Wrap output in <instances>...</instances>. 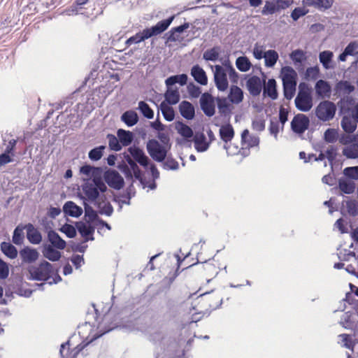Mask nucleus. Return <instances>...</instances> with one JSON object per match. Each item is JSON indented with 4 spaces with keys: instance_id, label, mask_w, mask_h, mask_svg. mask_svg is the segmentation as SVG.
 Listing matches in <instances>:
<instances>
[{
    "instance_id": "obj_1",
    "label": "nucleus",
    "mask_w": 358,
    "mask_h": 358,
    "mask_svg": "<svg viewBox=\"0 0 358 358\" xmlns=\"http://www.w3.org/2000/svg\"><path fill=\"white\" fill-rule=\"evenodd\" d=\"M111 317L109 314L105 315L101 322L97 326L99 333L93 336L92 338L85 345H78L73 349H70V342L67 341L61 345L60 355L62 358H76L79 352L90 342L99 338L104 334L111 331L115 327V324H113L111 321Z\"/></svg>"
},
{
    "instance_id": "obj_2",
    "label": "nucleus",
    "mask_w": 358,
    "mask_h": 358,
    "mask_svg": "<svg viewBox=\"0 0 358 358\" xmlns=\"http://www.w3.org/2000/svg\"><path fill=\"white\" fill-rule=\"evenodd\" d=\"M213 74L215 86L220 92H225L229 87L227 75L234 84H237L239 80V75L229 60H225L222 66L215 65Z\"/></svg>"
},
{
    "instance_id": "obj_3",
    "label": "nucleus",
    "mask_w": 358,
    "mask_h": 358,
    "mask_svg": "<svg viewBox=\"0 0 358 358\" xmlns=\"http://www.w3.org/2000/svg\"><path fill=\"white\" fill-rule=\"evenodd\" d=\"M174 17L175 16L172 15L166 20L158 22L155 26H152L150 28H146L142 31L136 33L126 41V45L129 46L133 43H138L153 36H157L163 33L169 28Z\"/></svg>"
},
{
    "instance_id": "obj_4",
    "label": "nucleus",
    "mask_w": 358,
    "mask_h": 358,
    "mask_svg": "<svg viewBox=\"0 0 358 358\" xmlns=\"http://www.w3.org/2000/svg\"><path fill=\"white\" fill-rule=\"evenodd\" d=\"M124 159L128 164H123L119 168L124 173L126 179L132 180L134 177L142 182L143 173L137 165V162L129 155H125Z\"/></svg>"
},
{
    "instance_id": "obj_5",
    "label": "nucleus",
    "mask_w": 358,
    "mask_h": 358,
    "mask_svg": "<svg viewBox=\"0 0 358 358\" xmlns=\"http://www.w3.org/2000/svg\"><path fill=\"white\" fill-rule=\"evenodd\" d=\"M80 173L88 178H92L93 182L98 186L101 193L107 190V187L101 178L102 169L90 165H84L80 168Z\"/></svg>"
},
{
    "instance_id": "obj_6",
    "label": "nucleus",
    "mask_w": 358,
    "mask_h": 358,
    "mask_svg": "<svg viewBox=\"0 0 358 358\" xmlns=\"http://www.w3.org/2000/svg\"><path fill=\"white\" fill-rule=\"evenodd\" d=\"M222 297L219 292H210L202 294L199 298V303L201 304L205 311H211L220 307Z\"/></svg>"
},
{
    "instance_id": "obj_7",
    "label": "nucleus",
    "mask_w": 358,
    "mask_h": 358,
    "mask_svg": "<svg viewBox=\"0 0 358 358\" xmlns=\"http://www.w3.org/2000/svg\"><path fill=\"white\" fill-rule=\"evenodd\" d=\"M336 106L330 101H321L315 108L316 117L322 122L332 120L336 114Z\"/></svg>"
},
{
    "instance_id": "obj_8",
    "label": "nucleus",
    "mask_w": 358,
    "mask_h": 358,
    "mask_svg": "<svg viewBox=\"0 0 358 358\" xmlns=\"http://www.w3.org/2000/svg\"><path fill=\"white\" fill-rule=\"evenodd\" d=\"M29 272L34 280H46L53 273L52 266L49 262L44 261L38 266H31Z\"/></svg>"
},
{
    "instance_id": "obj_9",
    "label": "nucleus",
    "mask_w": 358,
    "mask_h": 358,
    "mask_svg": "<svg viewBox=\"0 0 358 358\" xmlns=\"http://www.w3.org/2000/svg\"><path fill=\"white\" fill-rule=\"evenodd\" d=\"M146 148L148 152L154 160L159 162L165 160L167 155V150L157 140H149L147 143Z\"/></svg>"
},
{
    "instance_id": "obj_10",
    "label": "nucleus",
    "mask_w": 358,
    "mask_h": 358,
    "mask_svg": "<svg viewBox=\"0 0 358 358\" xmlns=\"http://www.w3.org/2000/svg\"><path fill=\"white\" fill-rule=\"evenodd\" d=\"M299 93L295 99L296 107L301 111H309L313 106V99L308 89L301 88L299 86Z\"/></svg>"
},
{
    "instance_id": "obj_11",
    "label": "nucleus",
    "mask_w": 358,
    "mask_h": 358,
    "mask_svg": "<svg viewBox=\"0 0 358 358\" xmlns=\"http://www.w3.org/2000/svg\"><path fill=\"white\" fill-rule=\"evenodd\" d=\"M292 3V1L289 0L266 1L262 13L263 15L273 14L281 10L286 9Z\"/></svg>"
},
{
    "instance_id": "obj_12",
    "label": "nucleus",
    "mask_w": 358,
    "mask_h": 358,
    "mask_svg": "<svg viewBox=\"0 0 358 358\" xmlns=\"http://www.w3.org/2000/svg\"><path fill=\"white\" fill-rule=\"evenodd\" d=\"M310 120L304 114L296 115L291 122V128L294 133L303 134L309 127Z\"/></svg>"
},
{
    "instance_id": "obj_13",
    "label": "nucleus",
    "mask_w": 358,
    "mask_h": 358,
    "mask_svg": "<svg viewBox=\"0 0 358 358\" xmlns=\"http://www.w3.org/2000/svg\"><path fill=\"white\" fill-rule=\"evenodd\" d=\"M201 108L208 117H212L215 113V100L208 92L202 94L200 99Z\"/></svg>"
},
{
    "instance_id": "obj_14",
    "label": "nucleus",
    "mask_w": 358,
    "mask_h": 358,
    "mask_svg": "<svg viewBox=\"0 0 358 358\" xmlns=\"http://www.w3.org/2000/svg\"><path fill=\"white\" fill-rule=\"evenodd\" d=\"M104 180L112 188L120 189L124 186L123 178L115 170H108L104 173Z\"/></svg>"
},
{
    "instance_id": "obj_15",
    "label": "nucleus",
    "mask_w": 358,
    "mask_h": 358,
    "mask_svg": "<svg viewBox=\"0 0 358 358\" xmlns=\"http://www.w3.org/2000/svg\"><path fill=\"white\" fill-rule=\"evenodd\" d=\"M130 156L141 166L146 168L149 165L150 159L144 151L136 145L128 148Z\"/></svg>"
},
{
    "instance_id": "obj_16",
    "label": "nucleus",
    "mask_w": 358,
    "mask_h": 358,
    "mask_svg": "<svg viewBox=\"0 0 358 358\" xmlns=\"http://www.w3.org/2000/svg\"><path fill=\"white\" fill-rule=\"evenodd\" d=\"M241 144L245 148L258 146L259 138L257 135L250 134L248 129H244L241 134Z\"/></svg>"
},
{
    "instance_id": "obj_17",
    "label": "nucleus",
    "mask_w": 358,
    "mask_h": 358,
    "mask_svg": "<svg viewBox=\"0 0 358 358\" xmlns=\"http://www.w3.org/2000/svg\"><path fill=\"white\" fill-rule=\"evenodd\" d=\"M280 74L282 85L296 84L297 73L292 67L289 66L282 67L280 71Z\"/></svg>"
},
{
    "instance_id": "obj_18",
    "label": "nucleus",
    "mask_w": 358,
    "mask_h": 358,
    "mask_svg": "<svg viewBox=\"0 0 358 358\" xmlns=\"http://www.w3.org/2000/svg\"><path fill=\"white\" fill-rule=\"evenodd\" d=\"M246 86L250 94L256 96L262 92V83L258 76H252L247 80Z\"/></svg>"
},
{
    "instance_id": "obj_19",
    "label": "nucleus",
    "mask_w": 358,
    "mask_h": 358,
    "mask_svg": "<svg viewBox=\"0 0 358 358\" xmlns=\"http://www.w3.org/2000/svg\"><path fill=\"white\" fill-rule=\"evenodd\" d=\"M334 0H302L304 6L313 7L320 10H325L329 9Z\"/></svg>"
},
{
    "instance_id": "obj_20",
    "label": "nucleus",
    "mask_w": 358,
    "mask_h": 358,
    "mask_svg": "<svg viewBox=\"0 0 358 358\" xmlns=\"http://www.w3.org/2000/svg\"><path fill=\"white\" fill-rule=\"evenodd\" d=\"M95 201L101 214L107 216L113 214V208L105 195H101Z\"/></svg>"
},
{
    "instance_id": "obj_21",
    "label": "nucleus",
    "mask_w": 358,
    "mask_h": 358,
    "mask_svg": "<svg viewBox=\"0 0 358 358\" xmlns=\"http://www.w3.org/2000/svg\"><path fill=\"white\" fill-rule=\"evenodd\" d=\"M315 92L320 99L329 98L331 96V87L328 82L319 80L315 84Z\"/></svg>"
},
{
    "instance_id": "obj_22",
    "label": "nucleus",
    "mask_w": 358,
    "mask_h": 358,
    "mask_svg": "<svg viewBox=\"0 0 358 358\" xmlns=\"http://www.w3.org/2000/svg\"><path fill=\"white\" fill-rule=\"evenodd\" d=\"M191 76L194 80L201 85L208 84V77L205 71L198 64L193 66L191 69Z\"/></svg>"
},
{
    "instance_id": "obj_23",
    "label": "nucleus",
    "mask_w": 358,
    "mask_h": 358,
    "mask_svg": "<svg viewBox=\"0 0 358 358\" xmlns=\"http://www.w3.org/2000/svg\"><path fill=\"white\" fill-rule=\"evenodd\" d=\"M76 227L78 232L84 238L85 241L87 242L89 240L93 241V234L94 232V227L90 224H87L83 222H77Z\"/></svg>"
},
{
    "instance_id": "obj_24",
    "label": "nucleus",
    "mask_w": 358,
    "mask_h": 358,
    "mask_svg": "<svg viewBox=\"0 0 358 358\" xmlns=\"http://www.w3.org/2000/svg\"><path fill=\"white\" fill-rule=\"evenodd\" d=\"M220 138L225 143L224 147L227 148V144L230 142L235 135L234 129L229 123L222 125L219 130Z\"/></svg>"
},
{
    "instance_id": "obj_25",
    "label": "nucleus",
    "mask_w": 358,
    "mask_h": 358,
    "mask_svg": "<svg viewBox=\"0 0 358 358\" xmlns=\"http://www.w3.org/2000/svg\"><path fill=\"white\" fill-rule=\"evenodd\" d=\"M193 141L194 148L197 152H205L209 148L210 143L206 141V136L202 132H196Z\"/></svg>"
},
{
    "instance_id": "obj_26",
    "label": "nucleus",
    "mask_w": 358,
    "mask_h": 358,
    "mask_svg": "<svg viewBox=\"0 0 358 358\" xmlns=\"http://www.w3.org/2000/svg\"><path fill=\"white\" fill-rule=\"evenodd\" d=\"M20 255L25 263H32L38 258V252L36 249L25 247L20 251Z\"/></svg>"
},
{
    "instance_id": "obj_27",
    "label": "nucleus",
    "mask_w": 358,
    "mask_h": 358,
    "mask_svg": "<svg viewBox=\"0 0 358 358\" xmlns=\"http://www.w3.org/2000/svg\"><path fill=\"white\" fill-rule=\"evenodd\" d=\"M179 110L181 115L187 120H192L194 117V108L189 101H182L179 105Z\"/></svg>"
},
{
    "instance_id": "obj_28",
    "label": "nucleus",
    "mask_w": 358,
    "mask_h": 358,
    "mask_svg": "<svg viewBox=\"0 0 358 358\" xmlns=\"http://www.w3.org/2000/svg\"><path fill=\"white\" fill-rule=\"evenodd\" d=\"M83 192L87 199L90 201H95L99 196V188L94 182L86 184L83 187Z\"/></svg>"
},
{
    "instance_id": "obj_29",
    "label": "nucleus",
    "mask_w": 358,
    "mask_h": 358,
    "mask_svg": "<svg viewBox=\"0 0 358 358\" xmlns=\"http://www.w3.org/2000/svg\"><path fill=\"white\" fill-rule=\"evenodd\" d=\"M63 210L65 214L75 217H79L83 213L82 208L71 201L65 203L63 207Z\"/></svg>"
},
{
    "instance_id": "obj_30",
    "label": "nucleus",
    "mask_w": 358,
    "mask_h": 358,
    "mask_svg": "<svg viewBox=\"0 0 358 358\" xmlns=\"http://www.w3.org/2000/svg\"><path fill=\"white\" fill-rule=\"evenodd\" d=\"M228 97L231 103L238 104L243 99V92L239 87L233 85L230 88Z\"/></svg>"
},
{
    "instance_id": "obj_31",
    "label": "nucleus",
    "mask_w": 358,
    "mask_h": 358,
    "mask_svg": "<svg viewBox=\"0 0 358 358\" xmlns=\"http://www.w3.org/2000/svg\"><path fill=\"white\" fill-rule=\"evenodd\" d=\"M27 238L32 244H38L42 241L41 234L31 224L27 226Z\"/></svg>"
},
{
    "instance_id": "obj_32",
    "label": "nucleus",
    "mask_w": 358,
    "mask_h": 358,
    "mask_svg": "<svg viewBox=\"0 0 358 358\" xmlns=\"http://www.w3.org/2000/svg\"><path fill=\"white\" fill-rule=\"evenodd\" d=\"M48 241L52 245L59 250H63L66 247V242L64 241L59 235L55 231L50 230L48 234Z\"/></svg>"
},
{
    "instance_id": "obj_33",
    "label": "nucleus",
    "mask_w": 358,
    "mask_h": 358,
    "mask_svg": "<svg viewBox=\"0 0 358 358\" xmlns=\"http://www.w3.org/2000/svg\"><path fill=\"white\" fill-rule=\"evenodd\" d=\"M358 122L352 116H344L341 120V127L343 129L349 134L353 133L356 129Z\"/></svg>"
},
{
    "instance_id": "obj_34",
    "label": "nucleus",
    "mask_w": 358,
    "mask_h": 358,
    "mask_svg": "<svg viewBox=\"0 0 358 358\" xmlns=\"http://www.w3.org/2000/svg\"><path fill=\"white\" fill-rule=\"evenodd\" d=\"M117 137L120 140L121 145L124 147L129 145L134 139L132 132L120 129L117 132Z\"/></svg>"
},
{
    "instance_id": "obj_35",
    "label": "nucleus",
    "mask_w": 358,
    "mask_h": 358,
    "mask_svg": "<svg viewBox=\"0 0 358 358\" xmlns=\"http://www.w3.org/2000/svg\"><path fill=\"white\" fill-rule=\"evenodd\" d=\"M188 77L186 74L182 73L180 75L171 76L165 80V84L167 87H171L172 85L178 83L181 86L187 84Z\"/></svg>"
},
{
    "instance_id": "obj_36",
    "label": "nucleus",
    "mask_w": 358,
    "mask_h": 358,
    "mask_svg": "<svg viewBox=\"0 0 358 358\" xmlns=\"http://www.w3.org/2000/svg\"><path fill=\"white\" fill-rule=\"evenodd\" d=\"M121 120L128 127H132L138 122V116L135 111L127 110L122 115Z\"/></svg>"
},
{
    "instance_id": "obj_37",
    "label": "nucleus",
    "mask_w": 358,
    "mask_h": 358,
    "mask_svg": "<svg viewBox=\"0 0 358 358\" xmlns=\"http://www.w3.org/2000/svg\"><path fill=\"white\" fill-rule=\"evenodd\" d=\"M1 250L2 252L10 259H15L17 256L16 248L10 243L2 242L1 243Z\"/></svg>"
},
{
    "instance_id": "obj_38",
    "label": "nucleus",
    "mask_w": 358,
    "mask_h": 358,
    "mask_svg": "<svg viewBox=\"0 0 358 358\" xmlns=\"http://www.w3.org/2000/svg\"><path fill=\"white\" fill-rule=\"evenodd\" d=\"M164 96L165 100L171 105L176 104L180 100V93L177 88L173 90L168 87Z\"/></svg>"
},
{
    "instance_id": "obj_39",
    "label": "nucleus",
    "mask_w": 358,
    "mask_h": 358,
    "mask_svg": "<svg viewBox=\"0 0 358 358\" xmlns=\"http://www.w3.org/2000/svg\"><path fill=\"white\" fill-rule=\"evenodd\" d=\"M176 129L178 133L185 139H189L194 136V133L191 127L182 122H178L176 125Z\"/></svg>"
},
{
    "instance_id": "obj_40",
    "label": "nucleus",
    "mask_w": 358,
    "mask_h": 358,
    "mask_svg": "<svg viewBox=\"0 0 358 358\" xmlns=\"http://www.w3.org/2000/svg\"><path fill=\"white\" fill-rule=\"evenodd\" d=\"M264 94H267L272 99H275L278 96L276 90V82L274 79H269L264 86Z\"/></svg>"
},
{
    "instance_id": "obj_41",
    "label": "nucleus",
    "mask_w": 358,
    "mask_h": 358,
    "mask_svg": "<svg viewBox=\"0 0 358 358\" xmlns=\"http://www.w3.org/2000/svg\"><path fill=\"white\" fill-rule=\"evenodd\" d=\"M278 57V54L275 50H269L265 52L264 54L265 66L267 67H273L277 62Z\"/></svg>"
},
{
    "instance_id": "obj_42",
    "label": "nucleus",
    "mask_w": 358,
    "mask_h": 358,
    "mask_svg": "<svg viewBox=\"0 0 358 358\" xmlns=\"http://www.w3.org/2000/svg\"><path fill=\"white\" fill-rule=\"evenodd\" d=\"M343 154L349 159L358 158V144L352 143L348 145L343 149Z\"/></svg>"
},
{
    "instance_id": "obj_43",
    "label": "nucleus",
    "mask_w": 358,
    "mask_h": 358,
    "mask_svg": "<svg viewBox=\"0 0 358 358\" xmlns=\"http://www.w3.org/2000/svg\"><path fill=\"white\" fill-rule=\"evenodd\" d=\"M338 187L342 192L348 194L353 193L355 189V184L347 180H340Z\"/></svg>"
},
{
    "instance_id": "obj_44",
    "label": "nucleus",
    "mask_w": 358,
    "mask_h": 358,
    "mask_svg": "<svg viewBox=\"0 0 358 358\" xmlns=\"http://www.w3.org/2000/svg\"><path fill=\"white\" fill-rule=\"evenodd\" d=\"M333 52L329 50L321 52L319 55L320 62L322 63L324 69L331 68V62L333 58Z\"/></svg>"
},
{
    "instance_id": "obj_45",
    "label": "nucleus",
    "mask_w": 358,
    "mask_h": 358,
    "mask_svg": "<svg viewBox=\"0 0 358 358\" xmlns=\"http://www.w3.org/2000/svg\"><path fill=\"white\" fill-rule=\"evenodd\" d=\"M189 27V23H184L183 24L173 27L169 32L168 41H176L178 40V36L176 33H182Z\"/></svg>"
},
{
    "instance_id": "obj_46",
    "label": "nucleus",
    "mask_w": 358,
    "mask_h": 358,
    "mask_svg": "<svg viewBox=\"0 0 358 358\" xmlns=\"http://www.w3.org/2000/svg\"><path fill=\"white\" fill-rule=\"evenodd\" d=\"M236 66L239 71L245 72L250 70L252 64L247 57H239L236 60Z\"/></svg>"
},
{
    "instance_id": "obj_47",
    "label": "nucleus",
    "mask_w": 358,
    "mask_h": 358,
    "mask_svg": "<svg viewBox=\"0 0 358 358\" xmlns=\"http://www.w3.org/2000/svg\"><path fill=\"white\" fill-rule=\"evenodd\" d=\"M43 255L50 261L55 262L59 259L61 254L59 251L49 245L45 248Z\"/></svg>"
},
{
    "instance_id": "obj_48",
    "label": "nucleus",
    "mask_w": 358,
    "mask_h": 358,
    "mask_svg": "<svg viewBox=\"0 0 358 358\" xmlns=\"http://www.w3.org/2000/svg\"><path fill=\"white\" fill-rule=\"evenodd\" d=\"M160 107L164 119L167 121H172L175 117V113L173 108L164 102L161 103Z\"/></svg>"
},
{
    "instance_id": "obj_49",
    "label": "nucleus",
    "mask_w": 358,
    "mask_h": 358,
    "mask_svg": "<svg viewBox=\"0 0 358 358\" xmlns=\"http://www.w3.org/2000/svg\"><path fill=\"white\" fill-rule=\"evenodd\" d=\"M220 48L219 47H213L206 50L203 57L207 61H216L220 55Z\"/></svg>"
},
{
    "instance_id": "obj_50",
    "label": "nucleus",
    "mask_w": 358,
    "mask_h": 358,
    "mask_svg": "<svg viewBox=\"0 0 358 358\" xmlns=\"http://www.w3.org/2000/svg\"><path fill=\"white\" fill-rule=\"evenodd\" d=\"M138 109L145 117L148 119L153 118L154 112L149 105L145 101H141L138 103Z\"/></svg>"
},
{
    "instance_id": "obj_51",
    "label": "nucleus",
    "mask_w": 358,
    "mask_h": 358,
    "mask_svg": "<svg viewBox=\"0 0 358 358\" xmlns=\"http://www.w3.org/2000/svg\"><path fill=\"white\" fill-rule=\"evenodd\" d=\"M105 146L101 145L91 150L88 155L89 158L92 161L99 160L103 156V150H105Z\"/></svg>"
},
{
    "instance_id": "obj_52",
    "label": "nucleus",
    "mask_w": 358,
    "mask_h": 358,
    "mask_svg": "<svg viewBox=\"0 0 358 358\" xmlns=\"http://www.w3.org/2000/svg\"><path fill=\"white\" fill-rule=\"evenodd\" d=\"M107 138L108 139V145L111 150L115 151H120L122 145H121L118 137L113 134H108Z\"/></svg>"
},
{
    "instance_id": "obj_53",
    "label": "nucleus",
    "mask_w": 358,
    "mask_h": 358,
    "mask_svg": "<svg viewBox=\"0 0 358 358\" xmlns=\"http://www.w3.org/2000/svg\"><path fill=\"white\" fill-rule=\"evenodd\" d=\"M296 87V84L283 85L284 96L287 99L290 100L293 98L295 94Z\"/></svg>"
},
{
    "instance_id": "obj_54",
    "label": "nucleus",
    "mask_w": 358,
    "mask_h": 358,
    "mask_svg": "<svg viewBox=\"0 0 358 358\" xmlns=\"http://www.w3.org/2000/svg\"><path fill=\"white\" fill-rule=\"evenodd\" d=\"M324 138L327 143H334L338 138V133L334 129H328L324 132Z\"/></svg>"
},
{
    "instance_id": "obj_55",
    "label": "nucleus",
    "mask_w": 358,
    "mask_h": 358,
    "mask_svg": "<svg viewBox=\"0 0 358 358\" xmlns=\"http://www.w3.org/2000/svg\"><path fill=\"white\" fill-rule=\"evenodd\" d=\"M289 110L288 108L280 106L279 110V122L281 124L280 129L283 130L284 125L288 120V114Z\"/></svg>"
},
{
    "instance_id": "obj_56",
    "label": "nucleus",
    "mask_w": 358,
    "mask_h": 358,
    "mask_svg": "<svg viewBox=\"0 0 358 358\" xmlns=\"http://www.w3.org/2000/svg\"><path fill=\"white\" fill-rule=\"evenodd\" d=\"M187 89L189 96L192 98H198L201 94V88L193 83H189Z\"/></svg>"
},
{
    "instance_id": "obj_57",
    "label": "nucleus",
    "mask_w": 358,
    "mask_h": 358,
    "mask_svg": "<svg viewBox=\"0 0 358 358\" xmlns=\"http://www.w3.org/2000/svg\"><path fill=\"white\" fill-rule=\"evenodd\" d=\"M290 58L294 63H301L306 59L305 52L301 50H295L290 54Z\"/></svg>"
},
{
    "instance_id": "obj_58",
    "label": "nucleus",
    "mask_w": 358,
    "mask_h": 358,
    "mask_svg": "<svg viewBox=\"0 0 358 358\" xmlns=\"http://www.w3.org/2000/svg\"><path fill=\"white\" fill-rule=\"evenodd\" d=\"M345 176L353 180H358V166L346 167L343 170Z\"/></svg>"
},
{
    "instance_id": "obj_59",
    "label": "nucleus",
    "mask_w": 358,
    "mask_h": 358,
    "mask_svg": "<svg viewBox=\"0 0 358 358\" xmlns=\"http://www.w3.org/2000/svg\"><path fill=\"white\" fill-rule=\"evenodd\" d=\"M252 129L257 131H262L265 129V120L263 117H257L252 122Z\"/></svg>"
},
{
    "instance_id": "obj_60",
    "label": "nucleus",
    "mask_w": 358,
    "mask_h": 358,
    "mask_svg": "<svg viewBox=\"0 0 358 358\" xmlns=\"http://www.w3.org/2000/svg\"><path fill=\"white\" fill-rule=\"evenodd\" d=\"M163 166L165 169L167 170H176L178 169L179 164L178 162L171 157H167L165 159Z\"/></svg>"
},
{
    "instance_id": "obj_61",
    "label": "nucleus",
    "mask_w": 358,
    "mask_h": 358,
    "mask_svg": "<svg viewBox=\"0 0 358 358\" xmlns=\"http://www.w3.org/2000/svg\"><path fill=\"white\" fill-rule=\"evenodd\" d=\"M24 240V234L22 229L17 227L13 232V242L16 245H21Z\"/></svg>"
},
{
    "instance_id": "obj_62",
    "label": "nucleus",
    "mask_w": 358,
    "mask_h": 358,
    "mask_svg": "<svg viewBox=\"0 0 358 358\" xmlns=\"http://www.w3.org/2000/svg\"><path fill=\"white\" fill-rule=\"evenodd\" d=\"M268 130L271 134L273 135L275 138H277L278 134L280 131V122L276 120H271L270 121Z\"/></svg>"
},
{
    "instance_id": "obj_63",
    "label": "nucleus",
    "mask_w": 358,
    "mask_h": 358,
    "mask_svg": "<svg viewBox=\"0 0 358 358\" xmlns=\"http://www.w3.org/2000/svg\"><path fill=\"white\" fill-rule=\"evenodd\" d=\"M61 231L64 233L67 237L69 238H73L76 235V231L75 227L73 225L66 224H64L62 229Z\"/></svg>"
},
{
    "instance_id": "obj_64",
    "label": "nucleus",
    "mask_w": 358,
    "mask_h": 358,
    "mask_svg": "<svg viewBox=\"0 0 358 358\" xmlns=\"http://www.w3.org/2000/svg\"><path fill=\"white\" fill-rule=\"evenodd\" d=\"M308 13V10L305 9L304 8H296L293 10L291 13L292 18L296 21L299 17L306 15Z\"/></svg>"
}]
</instances>
